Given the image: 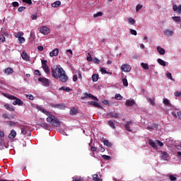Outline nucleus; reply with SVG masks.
Here are the masks:
<instances>
[{
    "label": "nucleus",
    "instance_id": "nucleus-1",
    "mask_svg": "<svg viewBox=\"0 0 181 181\" xmlns=\"http://www.w3.org/2000/svg\"><path fill=\"white\" fill-rule=\"evenodd\" d=\"M37 108L38 111H40L41 112H42L43 114H45L48 117H47V122H49V124H52L53 127H60V125H62V124L60 123V120H59V119L56 118V117L52 115L50 112L45 110L42 107L38 106Z\"/></svg>",
    "mask_w": 181,
    "mask_h": 181
},
{
    "label": "nucleus",
    "instance_id": "nucleus-2",
    "mask_svg": "<svg viewBox=\"0 0 181 181\" xmlns=\"http://www.w3.org/2000/svg\"><path fill=\"white\" fill-rule=\"evenodd\" d=\"M4 95L6 97V98H8V100H16L14 102H13V105H19L20 107H22L25 104L23 101L16 98L15 95H12L8 93H5Z\"/></svg>",
    "mask_w": 181,
    "mask_h": 181
},
{
    "label": "nucleus",
    "instance_id": "nucleus-3",
    "mask_svg": "<svg viewBox=\"0 0 181 181\" xmlns=\"http://www.w3.org/2000/svg\"><path fill=\"white\" fill-rule=\"evenodd\" d=\"M63 68H60L59 66H54L52 68V76L54 78L59 80V76H60L64 72Z\"/></svg>",
    "mask_w": 181,
    "mask_h": 181
},
{
    "label": "nucleus",
    "instance_id": "nucleus-4",
    "mask_svg": "<svg viewBox=\"0 0 181 181\" xmlns=\"http://www.w3.org/2000/svg\"><path fill=\"white\" fill-rule=\"evenodd\" d=\"M107 118H115V119H118V118H121L122 115L117 112H110L106 114Z\"/></svg>",
    "mask_w": 181,
    "mask_h": 181
},
{
    "label": "nucleus",
    "instance_id": "nucleus-5",
    "mask_svg": "<svg viewBox=\"0 0 181 181\" xmlns=\"http://www.w3.org/2000/svg\"><path fill=\"white\" fill-rule=\"evenodd\" d=\"M42 67L46 74H50V69H49V66H47V61L42 59Z\"/></svg>",
    "mask_w": 181,
    "mask_h": 181
},
{
    "label": "nucleus",
    "instance_id": "nucleus-6",
    "mask_svg": "<svg viewBox=\"0 0 181 181\" xmlns=\"http://www.w3.org/2000/svg\"><path fill=\"white\" fill-rule=\"evenodd\" d=\"M86 98H91L94 101H98V98L97 97L88 93H84L83 96L81 97V100H86Z\"/></svg>",
    "mask_w": 181,
    "mask_h": 181
},
{
    "label": "nucleus",
    "instance_id": "nucleus-7",
    "mask_svg": "<svg viewBox=\"0 0 181 181\" xmlns=\"http://www.w3.org/2000/svg\"><path fill=\"white\" fill-rule=\"evenodd\" d=\"M58 78L62 81V83H66L69 80V76L66 75V71H64L60 76H59Z\"/></svg>",
    "mask_w": 181,
    "mask_h": 181
},
{
    "label": "nucleus",
    "instance_id": "nucleus-8",
    "mask_svg": "<svg viewBox=\"0 0 181 181\" xmlns=\"http://www.w3.org/2000/svg\"><path fill=\"white\" fill-rule=\"evenodd\" d=\"M38 81H40V83H42L45 87H49V86H50V81L46 78H39Z\"/></svg>",
    "mask_w": 181,
    "mask_h": 181
},
{
    "label": "nucleus",
    "instance_id": "nucleus-9",
    "mask_svg": "<svg viewBox=\"0 0 181 181\" xmlns=\"http://www.w3.org/2000/svg\"><path fill=\"white\" fill-rule=\"evenodd\" d=\"M132 125H134L133 121L127 122L124 124V128H125L126 131H127L128 132H132V129H131V127H132Z\"/></svg>",
    "mask_w": 181,
    "mask_h": 181
},
{
    "label": "nucleus",
    "instance_id": "nucleus-10",
    "mask_svg": "<svg viewBox=\"0 0 181 181\" xmlns=\"http://www.w3.org/2000/svg\"><path fill=\"white\" fill-rule=\"evenodd\" d=\"M122 71H124V73H129L131 71V66L127 64L122 65L121 66Z\"/></svg>",
    "mask_w": 181,
    "mask_h": 181
},
{
    "label": "nucleus",
    "instance_id": "nucleus-11",
    "mask_svg": "<svg viewBox=\"0 0 181 181\" xmlns=\"http://www.w3.org/2000/svg\"><path fill=\"white\" fill-rule=\"evenodd\" d=\"M40 32L42 35H49V33H50V29L46 26H42L41 27Z\"/></svg>",
    "mask_w": 181,
    "mask_h": 181
},
{
    "label": "nucleus",
    "instance_id": "nucleus-12",
    "mask_svg": "<svg viewBox=\"0 0 181 181\" xmlns=\"http://www.w3.org/2000/svg\"><path fill=\"white\" fill-rule=\"evenodd\" d=\"M9 36V34L7 33L1 32L0 33V42H2L3 43L6 42L5 37H8Z\"/></svg>",
    "mask_w": 181,
    "mask_h": 181
},
{
    "label": "nucleus",
    "instance_id": "nucleus-13",
    "mask_svg": "<svg viewBox=\"0 0 181 181\" xmlns=\"http://www.w3.org/2000/svg\"><path fill=\"white\" fill-rule=\"evenodd\" d=\"M173 11H174V12H177V13L180 14L181 13V4L179 5L178 6L176 4H173Z\"/></svg>",
    "mask_w": 181,
    "mask_h": 181
},
{
    "label": "nucleus",
    "instance_id": "nucleus-14",
    "mask_svg": "<svg viewBox=\"0 0 181 181\" xmlns=\"http://www.w3.org/2000/svg\"><path fill=\"white\" fill-rule=\"evenodd\" d=\"M21 57L23 60H25V62H29V60H30V57H29L28 53H26L25 51L21 53Z\"/></svg>",
    "mask_w": 181,
    "mask_h": 181
},
{
    "label": "nucleus",
    "instance_id": "nucleus-15",
    "mask_svg": "<svg viewBox=\"0 0 181 181\" xmlns=\"http://www.w3.org/2000/svg\"><path fill=\"white\" fill-rule=\"evenodd\" d=\"M148 144L150 145V146H151V148H153V149L158 150V148L157 143L153 141L152 139L148 140Z\"/></svg>",
    "mask_w": 181,
    "mask_h": 181
},
{
    "label": "nucleus",
    "instance_id": "nucleus-16",
    "mask_svg": "<svg viewBox=\"0 0 181 181\" xmlns=\"http://www.w3.org/2000/svg\"><path fill=\"white\" fill-rule=\"evenodd\" d=\"M50 57H54V56H59V48H55L54 50L49 52Z\"/></svg>",
    "mask_w": 181,
    "mask_h": 181
},
{
    "label": "nucleus",
    "instance_id": "nucleus-17",
    "mask_svg": "<svg viewBox=\"0 0 181 181\" xmlns=\"http://www.w3.org/2000/svg\"><path fill=\"white\" fill-rule=\"evenodd\" d=\"M125 105L126 107H134V105H135V100H127L126 102H125Z\"/></svg>",
    "mask_w": 181,
    "mask_h": 181
},
{
    "label": "nucleus",
    "instance_id": "nucleus-18",
    "mask_svg": "<svg viewBox=\"0 0 181 181\" xmlns=\"http://www.w3.org/2000/svg\"><path fill=\"white\" fill-rule=\"evenodd\" d=\"M164 35H165V36H167L168 37H170L173 36V35H175V34H174L173 31H172L169 29H167L164 31Z\"/></svg>",
    "mask_w": 181,
    "mask_h": 181
},
{
    "label": "nucleus",
    "instance_id": "nucleus-19",
    "mask_svg": "<svg viewBox=\"0 0 181 181\" xmlns=\"http://www.w3.org/2000/svg\"><path fill=\"white\" fill-rule=\"evenodd\" d=\"M28 129H29V126H21V134H23V135H26V134H28Z\"/></svg>",
    "mask_w": 181,
    "mask_h": 181
},
{
    "label": "nucleus",
    "instance_id": "nucleus-20",
    "mask_svg": "<svg viewBox=\"0 0 181 181\" xmlns=\"http://www.w3.org/2000/svg\"><path fill=\"white\" fill-rule=\"evenodd\" d=\"M2 117H3L4 119H14L15 116H13V115H8L6 114V113H4V114L2 115Z\"/></svg>",
    "mask_w": 181,
    "mask_h": 181
},
{
    "label": "nucleus",
    "instance_id": "nucleus-21",
    "mask_svg": "<svg viewBox=\"0 0 181 181\" xmlns=\"http://www.w3.org/2000/svg\"><path fill=\"white\" fill-rule=\"evenodd\" d=\"M4 108H6V110H8V111H15V107L12 106V105H9L8 103L4 105Z\"/></svg>",
    "mask_w": 181,
    "mask_h": 181
},
{
    "label": "nucleus",
    "instance_id": "nucleus-22",
    "mask_svg": "<svg viewBox=\"0 0 181 181\" xmlns=\"http://www.w3.org/2000/svg\"><path fill=\"white\" fill-rule=\"evenodd\" d=\"M5 74H7V76H9V74H13V69L11 67H8L4 69Z\"/></svg>",
    "mask_w": 181,
    "mask_h": 181
},
{
    "label": "nucleus",
    "instance_id": "nucleus-23",
    "mask_svg": "<svg viewBox=\"0 0 181 181\" xmlns=\"http://www.w3.org/2000/svg\"><path fill=\"white\" fill-rule=\"evenodd\" d=\"M88 104L89 105H93V107H96L97 108H101V105H100V104L97 102L88 101Z\"/></svg>",
    "mask_w": 181,
    "mask_h": 181
},
{
    "label": "nucleus",
    "instance_id": "nucleus-24",
    "mask_svg": "<svg viewBox=\"0 0 181 181\" xmlns=\"http://www.w3.org/2000/svg\"><path fill=\"white\" fill-rule=\"evenodd\" d=\"M16 137V131L13 129V130L11 131V133L8 135V138L10 139H13Z\"/></svg>",
    "mask_w": 181,
    "mask_h": 181
},
{
    "label": "nucleus",
    "instance_id": "nucleus-25",
    "mask_svg": "<svg viewBox=\"0 0 181 181\" xmlns=\"http://www.w3.org/2000/svg\"><path fill=\"white\" fill-rule=\"evenodd\" d=\"M50 107H52V108H63V107H64V106L62 104L51 103Z\"/></svg>",
    "mask_w": 181,
    "mask_h": 181
},
{
    "label": "nucleus",
    "instance_id": "nucleus-26",
    "mask_svg": "<svg viewBox=\"0 0 181 181\" xmlns=\"http://www.w3.org/2000/svg\"><path fill=\"white\" fill-rule=\"evenodd\" d=\"M157 51L160 54H165V53H166L165 49L162 48L160 46L157 47Z\"/></svg>",
    "mask_w": 181,
    "mask_h": 181
},
{
    "label": "nucleus",
    "instance_id": "nucleus-27",
    "mask_svg": "<svg viewBox=\"0 0 181 181\" xmlns=\"http://www.w3.org/2000/svg\"><path fill=\"white\" fill-rule=\"evenodd\" d=\"M60 5H62V2L60 1H57L52 4V8H59Z\"/></svg>",
    "mask_w": 181,
    "mask_h": 181
},
{
    "label": "nucleus",
    "instance_id": "nucleus-28",
    "mask_svg": "<svg viewBox=\"0 0 181 181\" xmlns=\"http://www.w3.org/2000/svg\"><path fill=\"white\" fill-rule=\"evenodd\" d=\"M163 103L165 105H167L168 107H172L170 100H169L168 98H164Z\"/></svg>",
    "mask_w": 181,
    "mask_h": 181
},
{
    "label": "nucleus",
    "instance_id": "nucleus-29",
    "mask_svg": "<svg viewBox=\"0 0 181 181\" xmlns=\"http://www.w3.org/2000/svg\"><path fill=\"white\" fill-rule=\"evenodd\" d=\"M160 158L161 159H167L168 158V153H166L165 151H160Z\"/></svg>",
    "mask_w": 181,
    "mask_h": 181
},
{
    "label": "nucleus",
    "instance_id": "nucleus-30",
    "mask_svg": "<svg viewBox=\"0 0 181 181\" xmlns=\"http://www.w3.org/2000/svg\"><path fill=\"white\" fill-rule=\"evenodd\" d=\"M157 62L158 63V64H160V66H163V67H165L166 66V62H165V61H163L160 58H158L157 59Z\"/></svg>",
    "mask_w": 181,
    "mask_h": 181
},
{
    "label": "nucleus",
    "instance_id": "nucleus-31",
    "mask_svg": "<svg viewBox=\"0 0 181 181\" xmlns=\"http://www.w3.org/2000/svg\"><path fill=\"white\" fill-rule=\"evenodd\" d=\"M60 90H62L63 91H66V93H70V91H73V89L66 86L61 87Z\"/></svg>",
    "mask_w": 181,
    "mask_h": 181
},
{
    "label": "nucleus",
    "instance_id": "nucleus-32",
    "mask_svg": "<svg viewBox=\"0 0 181 181\" xmlns=\"http://www.w3.org/2000/svg\"><path fill=\"white\" fill-rule=\"evenodd\" d=\"M40 127H41V128H43L44 129H49V124H47V123H43L41 122L39 124Z\"/></svg>",
    "mask_w": 181,
    "mask_h": 181
},
{
    "label": "nucleus",
    "instance_id": "nucleus-33",
    "mask_svg": "<svg viewBox=\"0 0 181 181\" xmlns=\"http://www.w3.org/2000/svg\"><path fill=\"white\" fill-rule=\"evenodd\" d=\"M108 125L109 127H110V128H112V129H115V124L114 123V122L112 120H108L107 121Z\"/></svg>",
    "mask_w": 181,
    "mask_h": 181
},
{
    "label": "nucleus",
    "instance_id": "nucleus-34",
    "mask_svg": "<svg viewBox=\"0 0 181 181\" xmlns=\"http://www.w3.org/2000/svg\"><path fill=\"white\" fill-rule=\"evenodd\" d=\"M103 144L107 148H111L112 146V143L110 142L108 140H104Z\"/></svg>",
    "mask_w": 181,
    "mask_h": 181
},
{
    "label": "nucleus",
    "instance_id": "nucleus-35",
    "mask_svg": "<svg viewBox=\"0 0 181 181\" xmlns=\"http://www.w3.org/2000/svg\"><path fill=\"white\" fill-rule=\"evenodd\" d=\"M102 104H104V105H108L109 107H111L112 103L110 102V100H104L103 101H102Z\"/></svg>",
    "mask_w": 181,
    "mask_h": 181
},
{
    "label": "nucleus",
    "instance_id": "nucleus-36",
    "mask_svg": "<svg viewBox=\"0 0 181 181\" xmlns=\"http://www.w3.org/2000/svg\"><path fill=\"white\" fill-rule=\"evenodd\" d=\"M93 180H94V181H102L103 180L100 179V177H98V174H94L93 175Z\"/></svg>",
    "mask_w": 181,
    "mask_h": 181
},
{
    "label": "nucleus",
    "instance_id": "nucleus-37",
    "mask_svg": "<svg viewBox=\"0 0 181 181\" xmlns=\"http://www.w3.org/2000/svg\"><path fill=\"white\" fill-rule=\"evenodd\" d=\"M92 80L94 83L98 81V74H95L92 76Z\"/></svg>",
    "mask_w": 181,
    "mask_h": 181
},
{
    "label": "nucleus",
    "instance_id": "nucleus-38",
    "mask_svg": "<svg viewBox=\"0 0 181 181\" xmlns=\"http://www.w3.org/2000/svg\"><path fill=\"white\" fill-rule=\"evenodd\" d=\"M78 112V110L76 108H73L70 110V115H76Z\"/></svg>",
    "mask_w": 181,
    "mask_h": 181
},
{
    "label": "nucleus",
    "instance_id": "nucleus-39",
    "mask_svg": "<svg viewBox=\"0 0 181 181\" xmlns=\"http://www.w3.org/2000/svg\"><path fill=\"white\" fill-rule=\"evenodd\" d=\"M141 67H143V69L144 70H148L149 69V66L146 63L142 62V63H141Z\"/></svg>",
    "mask_w": 181,
    "mask_h": 181
},
{
    "label": "nucleus",
    "instance_id": "nucleus-40",
    "mask_svg": "<svg viewBox=\"0 0 181 181\" xmlns=\"http://www.w3.org/2000/svg\"><path fill=\"white\" fill-rule=\"evenodd\" d=\"M172 19H173V21H174V22H176V23L180 22V21H181L180 16H173V17H172Z\"/></svg>",
    "mask_w": 181,
    "mask_h": 181
},
{
    "label": "nucleus",
    "instance_id": "nucleus-41",
    "mask_svg": "<svg viewBox=\"0 0 181 181\" xmlns=\"http://www.w3.org/2000/svg\"><path fill=\"white\" fill-rule=\"evenodd\" d=\"M122 83L124 87H128V80L127 79V78H124L122 79Z\"/></svg>",
    "mask_w": 181,
    "mask_h": 181
},
{
    "label": "nucleus",
    "instance_id": "nucleus-42",
    "mask_svg": "<svg viewBox=\"0 0 181 181\" xmlns=\"http://www.w3.org/2000/svg\"><path fill=\"white\" fill-rule=\"evenodd\" d=\"M7 124L10 127H16V122H15L13 121H8V122H7Z\"/></svg>",
    "mask_w": 181,
    "mask_h": 181
},
{
    "label": "nucleus",
    "instance_id": "nucleus-43",
    "mask_svg": "<svg viewBox=\"0 0 181 181\" xmlns=\"http://www.w3.org/2000/svg\"><path fill=\"white\" fill-rule=\"evenodd\" d=\"M103 13L101 11H98V13L93 15V18H98V16H103Z\"/></svg>",
    "mask_w": 181,
    "mask_h": 181
},
{
    "label": "nucleus",
    "instance_id": "nucleus-44",
    "mask_svg": "<svg viewBox=\"0 0 181 181\" xmlns=\"http://www.w3.org/2000/svg\"><path fill=\"white\" fill-rule=\"evenodd\" d=\"M128 22L129 23H131V25H135V19L132 18H128Z\"/></svg>",
    "mask_w": 181,
    "mask_h": 181
},
{
    "label": "nucleus",
    "instance_id": "nucleus-45",
    "mask_svg": "<svg viewBox=\"0 0 181 181\" xmlns=\"http://www.w3.org/2000/svg\"><path fill=\"white\" fill-rule=\"evenodd\" d=\"M26 98H28V100L33 101L35 100V96H33V95H26Z\"/></svg>",
    "mask_w": 181,
    "mask_h": 181
},
{
    "label": "nucleus",
    "instance_id": "nucleus-46",
    "mask_svg": "<svg viewBox=\"0 0 181 181\" xmlns=\"http://www.w3.org/2000/svg\"><path fill=\"white\" fill-rule=\"evenodd\" d=\"M166 77L168 78H170V80H172L173 81H175V79H173V77H172V74L170 72H168L167 74H166Z\"/></svg>",
    "mask_w": 181,
    "mask_h": 181
},
{
    "label": "nucleus",
    "instance_id": "nucleus-47",
    "mask_svg": "<svg viewBox=\"0 0 181 181\" xmlns=\"http://www.w3.org/2000/svg\"><path fill=\"white\" fill-rule=\"evenodd\" d=\"M66 52L69 53V54H68V57H69V59H71V57H73V51L71 49H67Z\"/></svg>",
    "mask_w": 181,
    "mask_h": 181
},
{
    "label": "nucleus",
    "instance_id": "nucleus-48",
    "mask_svg": "<svg viewBox=\"0 0 181 181\" xmlns=\"http://www.w3.org/2000/svg\"><path fill=\"white\" fill-rule=\"evenodd\" d=\"M169 179L171 181H176V180H177V178H176V177H175L173 175H170Z\"/></svg>",
    "mask_w": 181,
    "mask_h": 181
},
{
    "label": "nucleus",
    "instance_id": "nucleus-49",
    "mask_svg": "<svg viewBox=\"0 0 181 181\" xmlns=\"http://www.w3.org/2000/svg\"><path fill=\"white\" fill-rule=\"evenodd\" d=\"M147 100L148 101H149L150 104H151L153 107L155 105V100H153V99L149 98Z\"/></svg>",
    "mask_w": 181,
    "mask_h": 181
},
{
    "label": "nucleus",
    "instance_id": "nucleus-50",
    "mask_svg": "<svg viewBox=\"0 0 181 181\" xmlns=\"http://www.w3.org/2000/svg\"><path fill=\"white\" fill-rule=\"evenodd\" d=\"M102 158H103V159L105 160H110V159H111V156L107 155H103Z\"/></svg>",
    "mask_w": 181,
    "mask_h": 181
},
{
    "label": "nucleus",
    "instance_id": "nucleus-51",
    "mask_svg": "<svg viewBox=\"0 0 181 181\" xmlns=\"http://www.w3.org/2000/svg\"><path fill=\"white\" fill-rule=\"evenodd\" d=\"M130 33H131V35H133L134 36H136V35H138V33H136V30H132V29H130Z\"/></svg>",
    "mask_w": 181,
    "mask_h": 181
},
{
    "label": "nucleus",
    "instance_id": "nucleus-52",
    "mask_svg": "<svg viewBox=\"0 0 181 181\" xmlns=\"http://www.w3.org/2000/svg\"><path fill=\"white\" fill-rule=\"evenodd\" d=\"M115 98V100H122V97L120 94H116Z\"/></svg>",
    "mask_w": 181,
    "mask_h": 181
},
{
    "label": "nucleus",
    "instance_id": "nucleus-53",
    "mask_svg": "<svg viewBox=\"0 0 181 181\" xmlns=\"http://www.w3.org/2000/svg\"><path fill=\"white\" fill-rule=\"evenodd\" d=\"M15 36H16V37H18V38L19 39L20 37H22V36H23V33H22V32H18V33H17V35H15Z\"/></svg>",
    "mask_w": 181,
    "mask_h": 181
},
{
    "label": "nucleus",
    "instance_id": "nucleus-54",
    "mask_svg": "<svg viewBox=\"0 0 181 181\" xmlns=\"http://www.w3.org/2000/svg\"><path fill=\"white\" fill-rule=\"evenodd\" d=\"M31 19H32V21H36V19H37V13L33 14L31 16Z\"/></svg>",
    "mask_w": 181,
    "mask_h": 181
},
{
    "label": "nucleus",
    "instance_id": "nucleus-55",
    "mask_svg": "<svg viewBox=\"0 0 181 181\" xmlns=\"http://www.w3.org/2000/svg\"><path fill=\"white\" fill-rule=\"evenodd\" d=\"M142 4H138L136 6V12H138L140 9H142Z\"/></svg>",
    "mask_w": 181,
    "mask_h": 181
},
{
    "label": "nucleus",
    "instance_id": "nucleus-56",
    "mask_svg": "<svg viewBox=\"0 0 181 181\" xmlns=\"http://www.w3.org/2000/svg\"><path fill=\"white\" fill-rule=\"evenodd\" d=\"M18 40H19V43H25V37H20L19 38H18Z\"/></svg>",
    "mask_w": 181,
    "mask_h": 181
},
{
    "label": "nucleus",
    "instance_id": "nucleus-57",
    "mask_svg": "<svg viewBox=\"0 0 181 181\" xmlns=\"http://www.w3.org/2000/svg\"><path fill=\"white\" fill-rule=\"evenodd\" d=\"M100 71L102 74H108V71H107V70H105L104 68L100 69Z\"/></svg>",
    "mask_w": 181,
    "mask_h": 181
},
{
    "label": "nucleus",
    "instance_id": "nucleus-58",
    "mask_svg": "<svg viewBox=\"0 0 181 181\" xmlns=\"http://www.w3.org/2000/svg\"><path fill=\"white\" fill-rule=\"evenodd\" d=\"M156 144H158V146H163V142L159 141V140H156Z\"/></svg>",
    "mask_w": 181,
    "mask_h": 181
},
{
    "label": "nucleus",
    "instance_id": "nucleus-59",
    "mask_svg": "<svg viewBox=\"0 0 181 181\" xmlns=\"http://www.w3.org/2000/svg\"><path fill=\"white\" fill-rule=\"evenodd\" d=\"M34 74H35V76H42V74L40 73V71H39V70H35Z\"/></svg>",
    "mask_w": 181,
    "mask_h": 181
},
{
    "label": "nucleus",
    "instance_id": "nucleus-60",
    "mask_svg": "<svg viewBox=\"0 0 181 181\" xmlns=\"http://www.w3.org/2000/svg\"><path fill=\"white\" fill-rule=\"evenodd\" d=\"M23 2L28 4V5H32V0H23Z\"/></svg>",
    "mask_w": 181,
    "mask_h": 181
},
{
    "label": "nucleus",
    "instance_id": "nucleus-61",
    "mask_svg": "<svg viewBox=\"0 0 181 181\" xmlns=\"http://www.w3.org/2000/svg\"><path fill=\"white\" fill-rule=\"evenodd\" d=\"M12 5H13V6L14 8H16V7L19 6V3H18V1H13V2L12 3Z\"/></svg>",
    "mask_w": 181,
    "mask_h": 181
},
{
    "label": "nucleus",
    "instance_id": "nucleus-62",
    "mask_svg": "<svg viewBox=\"0 0 181 181\" xmlns=\"http://www.w3.org/2000/svg\"><path fill=\"white\" fill-rule=\"evenodd\" d=\"M72 181H83V178L81 177H74V180Z\"/></svg>",
    "mask_w": 181,
    "mask_h": 181
},
{
    "label": "nucleus",
    "instance_id": "nucleus-63",
    "mask_svg": "<svg viewBox=\"0 0 181 181\" xmlns=\"http://www.w3.org/2000/svg\"><path fill=\"white\" fill-rule=\"evenodd\" d=\"M25 9H26V7L21 6L18 8V12H23V11H25Z\"/></svg>",
    "mask_w": 181,
    "mask_h": 181
},
{
    "label": "nucleus",
    "instance_id": "nucleus-64",
    "mask_svg": "<svg viewBox=\"0 0 181 181\" xmlns=\"http://www.w3.org/2000/svg\"><path fill=\"white\" fill-rule=\"evenodd\" d=\"M174 95L175 97H180L181 96V92L180 91H177L174 93Z\"/></svg>",
    "mask_w": 181,
    "mask_h": 181
}]
</instances>
